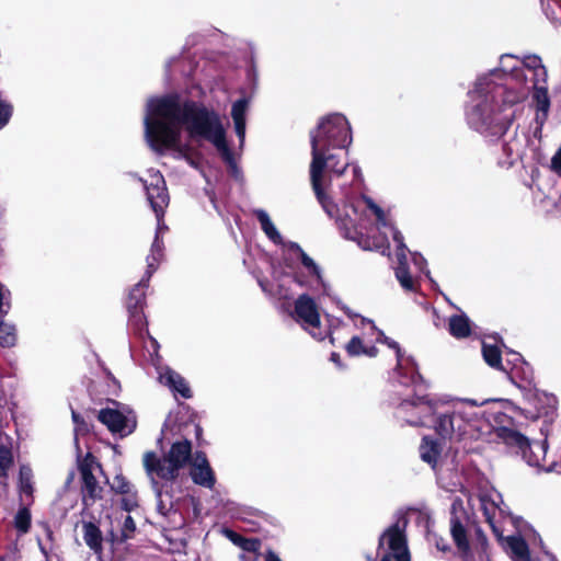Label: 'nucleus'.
<instances>
[{"label": "nucleus", "mask_w": 561, "mask_h": 561, "mask_svg": "<svg viewBox=\"0 0 561 561\" xmlns=\"http://www.w3.org/2000/svg\"><path fill=\"white\" fill-rule=\"evenodd\" d=\"M440 451V445L436 440L428 437L423 438V442L420 446V456L423 461L427 462L432 467H435L439 459Z\"/></svg>", "instance_id": "nucleus-20"}, {"label": "nucleus", "mask_w": 561, "mask_h": 561, "mask_svg": "<svg viewBox=\"0 0 561 561\" xmlns=\"http://www.w3.org/2000/svg\"><path fill=\"white\" fill-rule=\"evenodd\" d=\"M385 545L388 546L397 561H410L403 528L399 524L393 525L383 533L379 540V548H382Z\"/></svg>", "instance_id": "nucleus-12"}, {"label": "nucleus", "mask_w": 561, "mask_h": 561, "mask_svg": "<svg viewBox=\"0 0 561 561\" xmlns=\"http://www.w3.org/2000/svg\"><path fill=\"white\" fill-rule=\"evenodd\" d=\"M249 107V102L244 99L238 100L232 104L231 117L234 124L236 134L242 146L245 138V114Z\"/></svg>", "instance_id": "nucleus-17"}, {"label": "nucleus", "mask_w": 561, "mask_h": 561, "mask_svg": "<svg viewBox=\"0 0 561 561\" xmlns=\"http://www.w3.org/2000/svg\"><path fill=\"white\" fill-rule=\"evenodd\" d=\"M11 114L12 107L4 102H0V129H2L8 124Z\"/></svg>", "instance_id": "nucleus-41"}, {"label": "nucleus", "mask_w": 561, "mask_h": 561, "mask_svg": "<svg viewBox=\"0 0 561 561\" xmlns=\"http://www.w3.org/2000/svg\"><path fill=\"white\" fill-rule=\"evenodd\" d=\"M192 446L188 440L174 443L163 459L153 453L144 455V466L152 482L156 479L172 480L191 457Z\"/></svg>", "instance_id": "nucleus-5"}, {"label": "nucleus", "mask_w": 561, "mask_h": 561, "mask_svg": "<svg viewBox=\"0 0 561 561\" xmlns=\"http://www.w3.org/2000/svg\"><path fill=\"white\" fill-rule=\"evenodd\" d=\"M450 413H443L437 419L436 431L444 437L462 436L472 427L478 419V408L471 400H451Z\"/></svg>", "instance_id": "nucleus-6"}, {"label": "nucleus", "mask_w": 561, "mask_h": 561, "mask_svg": "<svg viewBox=\"0 0 561 561\" xmlns=\"http://www.w3.org/2000/svg\"><path fill=\"white\" fill-rule=\"evenodd\" d=\"M228 538L237 546H239L245 553L256 554L260 549V541L256 539H247L232 531H227Z\"/></svg>", "instance_id": "nucleus-30"}, {"label": "nucleus", "mask_w": 561, "mask_h": 561, "mask_svg": "<svg viewBox=\"0 0 561 561\" xmlns=\"http://www.w3.org/2000/svg\"><path fill=\"white\" fill-rule=\"evenodd\" d=\"M14 525L16 529H19L21 533L25 534L27 533L30 525H31V514L28 510L21 508L15 517H14Z\"/></svg>", "instance_id": "nucleus-35"}, {"label": "nucleus", "mask_w": 561, "mask_h": 561, "mask_svg": "<svg viewBox=\"0 0 561 561\" xmlns=\"http://www.w3.org/2000/svg\"><path fill=\"white\" fill-rule=\"evenodd\" d=\"M550 170L561 175V147L556 151L550 161Z\"/></svg>", "instance_id": "nucleus-42"}, {"label": "nucleus", "mask_w": 561, "mask_h": 561, "mask_svg": "<svg viewBox=\"0 0 561 561\" xmlns=\"http://www.w3.org/2000/svg\"><path fill=\"white\" fill-rule=\"evenodd\" d=\"M112 529H117L121 531L123 539L131 538L136 530V525L134 518L128 513H123L121 518H116L115 522H112Z\"/></svg>", "instance_id": "nucleus-27"}, {"label": "nucleus", "mask_w": 561, "mask_h": 561, "mask_svg": "<svg viewBox=\"0 0 561 561\" xmlns=\"http://www.w3.org/2000/svg\"><path fill=\"white\" fill-rule=\"evenodd\" d=\"M362 202L365 208L375 216L376 224L368 226L366 216L358 221L350 219L353 231L348 232V237L356 240L359 247L365 250H376L386 254L389 249L387 234L390 232L393 241L397 243V279L404 289H414V279L409 274L407 267V248L401 233L392 226L386 213L371 198L363 197Z\"/></svg>", "instance_id": "nucleus-4"}, {"label": "nucleus", "mask_w": 561, "mask_h": 561, "mask_svg": "<svg viewBox=\"0 0 561 561\" xmlns=\"http://www.w3.org/2000/svg\"><path fill=\"white\" fill-rule=\"evenodd\" d=\"M353 171H354V174H355L356 178L360 176V172H359V169L357 167H354Z\"/></svg>", "instance_id": "nucleus-49"}, {"label": "nucleus", "mask_w": 561, "mask_h": 561, "mask_svg": "<svg viewBox=\"0 0 561 561\" xmlns=\"http://www.w3.org/2000/svg\"><path fill=\"white\" fill-rule=\"evenodd\" d=\"M359 320H360V327H365L366 324L369 325V330L371 331V333L376 334V341L377 342L385 343L390 348L396 350L397 360H398V368H401L403 366V353H402L401 348L399 347V344L397 342L392 341L391 339H389L388 336H386L382 331H379L375 327L373 321H370L368 319H365V318H360Z\"/></svg>", "instance_id": "nucleus-22"}, {"label": "nucleus", "mask_w": 561, "mask_h": 561, "mask_svg": "<svg viewBox=\"0 0 561 561\" xmlns=\"http://www.w3.org/2000/svg\"><path fill=\"white\" fill-rule=\"evenodd\" d=\"M448 402V397H419L415 400L403 401L397 414L400 420L410 425H425L427 420L438 413L439 409L445 407Z\"/></svg>", "instance_id": "nucleus-7"}, {"label": "nucleus", "mask_w": 561, "mask_h": 561, "mask_svg": "<svg viewBox=\"0 0 561 561\" xmlns=\"http://www.w3.org/2000/svg\"><path fill=\"white\" fill-rule=\"evenodd\" d=\"M144 297H145L144 285L141 283H139L130 291L128 302H127L128 309L131 312V317L137 321H141V319H142L140 311H141V305L144 301Z\"/></svg>", "instance_id": "nucleus-24"}, {"label": "nucleus", "mask_w": 561, "mask_h": 561, "mask_svg": "<svg viewBox=\"0 0 561 561\" xmlns=\"http://www.w3.org/2000/svg\"><path fill=\"white\" fill-rule=\"evenodd\" d=\"M404 362H407V363H408V362H411V365H414V362H412V359H411V358H407V359H404V358H403V363H404Z\"/></svg>", "instance_id": "nucleus-52"}, {"label": "nucleus", "mask_w": 561, "mask_h": 561, "mask_svg": "<svg viewBox=\"0 0 561 561\" xmlns=\"http://www.w3.org/2000/svg\"><path fill=\"white\" fill-rule=\"evenodd\" d=\"M145 138L148 146L158 153L173 151L176 158H184L191 164L190 146L182 141L186 131L192 140L211 142L224 160L232 164L233 158L227 141L226 129L218 113L202 104L186 101L178 95H165L148 100L144 117Z\"/></svg>", "instance_id": "nucleus-2"}, {"label": "nucleus", "mask_w": 561, "mask_h": 561, "mask_svg": "<svg viewBox=\"0 0 561 561\" xmlns=\"http://www.w3.org/2000/svg\"><path fill=\"white\" fill-rule=\"evenodd\" d=\"M346 352L351 356H359L365 355L368 357L377 356V348L374 345L364 344V340L362 336H353L351 341L346 345Z\"/></svg>", "instance_id": "nucleus-23"}, {"label": "nucleus", "mask_w": 561, "mask_h": 561, "mask_svg": "<svg viewBox=\"0 0 561 561\" xmlns=\"http://www.w3.org/2000/svg\"><path fill=\"white\" fill-rule=\"evenodd\" d=\"M33 473L30 467L21 466L20 468V490L24 494L31 495L33 492L32 485Z\"/></svg>", "instance_id": "nucleus-34"}, {"label": "nucleus", "mask_w": 561, "mask_h": 561, "mask_svg": "<svg viewBox=\"0 0 561 561\" xmlns=\"http://www.w3.org/2000/svg\"><path fill=\"white\" fill-rule=\"evenodd\" d=\"M545 401L547 403L548 407H551L553 408L554 404H556V399L554 397L552 396H549L547 393H543V392H536L534 394V405L535 408L537 409V412L538 413H545L543 411V405H541V402Z\"/></svg>", "instance_id": "nucleus-37"}, {"label": "nucleus", "mask_w": 561, "mask_h": 561, "mask_svg": "<svg viewBox=\"0 0 561 561\" xmlns=\"http://www.w3.org/2000/svg\"><path fill=\"white\" fill-rule=\"evenodd\" d=\"M161 250H162V244L159 241L158 236H156V239L151 245V253L147 257V266H148L149 275H151L157 267V263L159 262V260L161 257Z\"/></svg>", "instance_id": "nucleus-33"}, {"label": "nucleus", "mask_w": 561, "mask_h": 561, "mask_svg": "<svg viewBox=\"0 0 561 561\" xmlns=\"http://www.w3.org/2000/svg\"><path fill=\"white\" fill-rule=\"evenodd\" d=\"M159 380L183 398H191V389L185 379L170 368H162L159 373Z\"/></svg>", "instance_id": "nucleus-16"}, {"label": "nucleus", "mask_w": 561, "mask_h": 561, "mask_svg": "<svg viewBox=\"0 0 561 561\" xmlns=\"http://www.w3.org/2000/svg\"><path fill=\"white\" fill-rule=\"evenodd\" d=\"M18 340L15 325L5 321H0V346L12 347Z\"/></svg>", "instance_id": "nucleus-29"}, {"label": "nucleus", "mask_w": 561, "mask_h": 561, "mask_svg": "<svg viewBox=\"0 0 561 561\" xmlns=\"http://www.w3.org/2000/svg\"><path fill=\"white\" fill-rule=\"evenodd\" d=\"M83 539L85 543L96 553L101 551L102 537L100 529L91 524L87 523L83 525Z\"/></svg>", "instance_id": "nucleus-25"}, {"label": "nucleus", "mask_w": 561, "mask_h": 561, "mask_svg": "<svg viewBox=\"0 0 561 561\" xmlns=\"http://www.w3.org/2000/svg\"><path fill=\"white\" fill-rule=\"evenodd\" d=\"M381 561H392V557L390 554H386L382 557Z\"/></svg>", "instance_id": "nucleus-50"}, {"label": "nucleus", "mask_w": 561, "mask_h": 561, "mask_svg": "<svg viewBox=\"0 0 561 561\" xmlns=\"http://www.w3.org/2000/svg\"><path fill=\"white\" fill-rule=\"evenodd\" d=\"M508 61H514L515 64H519L518 60L514 59L512 56H503L502 57V65L504 66Z\"/></svg>", "instance_id": "nucleus-45"}, {"label": "nucleus", "mask_w": 561, "mask_h": 561, "mask_svg": "<svg viewBox=\"0 0 561 561\" xmlns=\"http://www.w3.org/2000/svg\"><path fill=\"white\" fill-rule=\"evenodd\" d=\"M122 508L125 513L130 514V512L137 507V500L134 493L125 494L121 500Z\"/></svg>", "instance_id": "nucleus-39"}, {"label": "nucleus", "mask_w": 561, "mask_h": 561, "mask_svg": "<svg viewBox=\"0 0 561 561\" xmlns=\"http://www.w3.org/2000/svg\"><path fill=\"white\" fill-rule=\"evenodd\" d=\"M262 230L266 234V237L273 241L275 244H284L282 234L271 220L268 214L263 209H257L254 211Z\"/></svg>", "instance_id": "nucleus-21"}, {"label": "nucleus", "mask_w": 561, "mask_h": 561, "mask_svg": "<svg viewBox=\"0 0 561 561\" xmlns=\"http://www.w3.org/2000/svg\"><path fill=\"white\" fill-rule=\"evenodd\" d=\"M10 309V291L0 284V313L7 314Z\"/></svg>", "instance_id": "nucleus-40"}, {"label": "nucleus", "mask_w": 561, "mask_h": 561, "mask_svg": "<svg viewBox=\"0 0 561 561\" xmlns=\"http://www.w3.org/2000/svg\"><path fill=\"white\" fill-rule=\"evenodd\" d=\"M331 359L334 362V363H337V359H339V355L333 353L332 356H331Z\"/></svg>", "instance_id": "nucleus-51"}, {"label": "nucleus", "mask_w": 561, "mask_h": 561, "mask_svg": "<svg viewBox=\"0 0 561 561\" xmlns=\"http://www.w3.org/2000/svg\"><path fill=\"white\" fill-rule=\"evenodd\" d=\"M266 561H280V560L275 553L268 552L266 556Z\"/></svg>", "instance_id": "nucleus-46"}, {"label": "nucleus", "mask_w": 561, "mask_h": 561, "mask_svg": "<svg viewBox=\"0 0 561 561\" xmlns=\"http://www.w3.org/2000/svg\"><path fill=\"white\" fill-rule=\"evenodd\" d=\"M294 317L309 334L318 340H323L329 331L322 325L316 301L308 295H301L295 302Z\"/></svg>", "instance_id": "nucleus-9"}, {"label": "nucleus", "mask_w": 561, "mask_h": 561, "mask_svg": "<svg viewBox=\"0 0 561 561\" xmlns=\"http://www.w3.org/2000/svg\"><path fill=\"white\" fill-rule=\"evenodd\" d=\"M466 518V513L462 510V503L459 500H455L453 503V517L450 520V533L457 548L462 552L469 551V541L467 537V530L462 524V519Z\"/></svg>", "instance_id": "nucleus-13"}, {"label": "nucleus", "mask_w": 561, "mask_h": 561, "mask_svg": "<svg viewBox=\"0 0 561 561\" xmlns=\"http://www.w3.org/2000/svg\"><path fill=\"white\" fill-rule=\"evenodd\" d=\"M482 354L484 360L492 367H501V353L497 346L483 342Z\"/></svg>", "instance_id": "nucleus-31"}, {"label": "nucleus", "mask_w": 561, "mask_h": 561, "mask_svg": "<svg viewBox=\"0 0 561 561\" xmlns=\"http://www.w3.org/2000/svg\"><path fill=\"white\" fill-rule=\"evenodd\" d=\"M99 420L114 434L127 436L131 434L136 426L137 420L134 411L127 405L113 402L112 407L102 409L99 412Z\"/></svg>", "instance_id": "nucleus-10"}, {"label": "nucleus", "mask_w": 561, "mask_h": 561, "mask_svg": "<svg viewBox=\"0 0 561 561\" xmlns=\"http://www.w3.org/2000/svg\"><path fill=\"white\" fill-rule=\"evenodd\" d=\"M342 309L345 311V313L350 317V318H355V317H358L357 314H354L350 308L347 307H342Z\"/></svg>", "instance_id": "nucleus-47"}, {"label": "nucleus", "mask_w": 561, "mask_h": 561, "mask_svg": "<svg viewBox=\"0 0 561 561\" xmlns=\"http://www.w3.org/2000/svg\"><path fill=\"white\" fill-rule=\"evenodd\" d=\"M159 380L183 398H191V389L185 379L170 368H162L159 373Z\"/></svg>", "instance_id": "nucleus-15"}, {"label": "nucleus", "mask_w": 561, "mask_h": 561, "mask_svg": "<svg viewBox=\"0 0 561 561\" xmlns=\"http://www.w3.org/2000/svg\"><path fill=\"white\" fill-rule=\"evenodd\" d=\"M482 508L486 522L490 524L492 529L496 531L494 524L496 522L497 515H501L503 513L502 508L499 507L493 501L490 502L488 500H482Z\"/></svg>", "instance_id": "nucleus-32"}, {"label": "nucleus", "mask_w": 561, "mask_h": 561, "mask_svg": "<svg viewBox=\"0 0 561 561\" xmlns=\"http://www.w3.org/2000/svg\"><path fill=\"white\" fill-rule=\"evenodd\" d=\"M312 161L310 165V178L312 188L319 203L330 215L336 214V207L330 202L327 195V188L330 185V179L324 170L341 175L347 164L342 169L336 167V150L347 148L352 142L351 127L347 119L341 114H332L322 118L317 128L311 131Z\"/></svg>", "instance_id": "nucleus-3"}, {"label": "nucleus", "mask_w": 561, "mask_h": 561, "mask_svg": "<svg viewBox=\"0 0 561 561\" xmlns=\"http://www.w3.org/2000/svg\"><path fill=\"white\" fill-rule=\"evenodd\" d=\"M191 477L195 483L206 488H213L215 484L214 472L204 454L196 453L193 457Z\"/></svg>", "instance_id": "nucleus-14"}, {"label": "nucleus", "mask_w": 561, "mask_h": 561, "mask_svg": "<svg viewBox=\"0 0 561 561\" xmlns=\"http://www.w3.org/2000/svg\"><path fill=\"white\" fill-rule=\"evenodd\" d=\"M499 78L500 72L495 71L477 80L467 110L469 125L481 134H504L514 119L513 106L525 100L531 88L537 125L534 136L540 138L550 108L546 87L547 70L541 59L528 56L523 68L507 76L504 84L497 82Z\"/></svg>", "instance_id": "nucleus-1"}, {"label": "nucleus", "mask_w": 561, "mask_h": 561, "mask_svg": "<svg viewBox=\"0 0 561 561\" xmlns=\"http://www.w3.org/2000/svg\"><path fill=\"white\" fill-rule=\"evenodd\" d=\"M284 245L289 251L294 252L295 254H297L300 257L302 265L309 271L310 274L314 275L317 278H320V268H319V266L316 264V262L311 257H309L302 251V249L297 243L289 242V243H286Z\"/></svg>", "instance_id": "nucleus-28"}, {"label": "nucleus", "mask_w": 561, "mask_h": 561, "mask_svg": "<svg viewBox=\"0 0 561 561\" xmlns=\"http://www.w3.org/2000/svg\"><path fill=\"white\" fill-rule=\"evenodd\" d=\"M448 329L456 339H465L470 335L471 324L469 318L463 314H454L449 318Z\"/></svg>", "instance_id": "nucleus-19"}, {"label": "nucleus", "mask_w": 561, "mask_h": 561, "mask_svg": "<svg viewBox=\"0 0 561 561\" xmlns=\"http://www.w3.org/2000/svg\"><path fill=\"white\" fill-rule=\"evenodd\" d=\"M13 457L10 449L7 447H0V478L7 476V471L12 466Z\"/></svg>", "instance_id": "nucleus-36"}, {"label": "nucleus", "mask_w": 561, "mask_h": 561, "mask_svg": "<svg viewBox=\"0 0 561 561\" xmlns=\"http://www.w3.org/2000/svg\"><path fill=\"white\" fill-rule=\"evenodd\" d=\"M240 559L241 561H256L257 560V554H249V553H245L243 552L241 556H240Z\"/></svg>", "instance_id": "nucleus-44"}, {"label": "nucleus", "mask_w": 561, "mask_h": 561, "mask_svg": "<svg viewBox=\"0 0 561 561\" xmlns=\"http://www.w3.org/2000/svg\"><path fill=\"white\" fill-rule=\"evenodd\" d=\"M140 181L144 183L148 202L160 220L163 209L169 203L164 178L160 171L150 169L147 172V178H141Z\"/></svg>", "instance_id": "nucleus-11"}, {"label": "nucleus", "mask_w": 561, "mask_h": 561, "mask_svg": "<svg viewBox=\"0 0 561 561\" xmlns=\"http://www.w3.org/2000/svg\"><path fill=\"white\" fill-rule=\"evenodd\" d=\"M81 476L84 484V491L91 499L99 496L101 488L99 486L93 473H92V463L83 465L81 467Z\"/></svg>", "instance_id": "nucleus-26"}, {"label": "nucleus", "mask_w": 561, "mask_h": 561, "mask_svg": "<svg viewBox=\"0 0 561 561\" xmlns=\"http://www.w3.org/2000/svg\"><path fill=\"white\" fill-rule=\"evenodd\" d=\"M413 262L420 270H423L425 260L420 254H413Z\"/></svg>", "instance_id": "nucleus-43"}, {"label": "nucleus", "mask_w": 561, "mask_h": 561, "mask_svg": "<svg viewBox=\"0 0 561 561\" xmlns=\"http://www.w3.org/2000/svg\"><path fill=\"white\" fill-rule=\"evenodd\" d=\"M496 435L503 443L517 447L529 466L551 470L543 462L547 454L545 442L529 443L524 435L508 427L497 428Z\"/></svg>", "instance_id": "nucleus-8"}, {"label": "nucleus", "mask_w": 561, "mask_h": 561, "mask_svg": "<svg viewBox=\"0 0 561 561\" xmlns=\"http://www.w3.org/2000/svg\"><path fill=\"white\" fill-rule=\"evenodd\" d=\"M112 488L121 494H128L131 491V485L122 476H116L113 479Z\"/></svg>", "instance_id": "nucleus-38"}, {"label": "nucleus", "mask_w": 561, "mask_h": 561, "mask_svg": "<svg viewBox=\"0 0 561 561\" xmlns=\"http://www.w3.org/2000/svg\"><path fill=\"white\" fill-rule=\"evenodd\" d=\"M510 150H511V154H514V153H515V156H516V157H522V156H523V152H520V151H519V150H517V149L514 151V150L511 148Z\"/></svg>", "instance_id": "nucleus-48"}, {"label": "nucleus", "mask_w": 561, "mask_h": 561, "mask_svg": "<svg viewBox=\"0 0 561 561\" xmlns=\"http://www.w3.org/2000/svg\"><path fill=\"white\" fill-rule=\"evenodd\" d=\"M505 548L515 561H529V551L525 540L518 536L505 538Z\"/></svg>", "instance_id": "nucleus-18"}]
</instances>
